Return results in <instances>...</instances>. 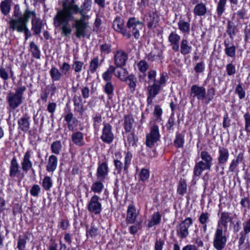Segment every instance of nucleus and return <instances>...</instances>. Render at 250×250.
I'll return each instance as SVG.
<instances>
[{"mask_svg": "<svg viewBox=\"0 0 250 250\" xmlns=\"http://www.w3.org/2000/svg\"><path fill=\"white\" fill-rule=\"evenodd\" d=\"M91 3L92 0H84L80 7L75 0H62V9L58 10L53 18L54 26L61 30L62 35L69 37L72 32L70 22L74 20V15L79 13L84 17V12L90 11Z\"/></svg>", "mask_w": 250, "mask_h": 250, "instance_id": "obj_1", "label": "nucleus"}, {"mask_svg": "<svg viewBox=\"0 0 250 250\" xmlns=\"http://www.w3.org/2000/svg\"><path fill=\"white\" fill-rule=\"evenodd\" d=\"M22 12L19 5H16L14 8L13 17L8 21L9 28L18 32H23L25 40L31 36L27 27V19L23 20L21 18Z\"/></svg>", "mask_w": 250, "mask_h": 250, "instance_id": "obj_2", "label": "nucleus"}, {"mask_svg": "<svg viewBox=\"0 0 250 250\" xmlns=\"http://www.w3.org/2000/svg\"><path fill=\"white\" fill-rule=\"evenodd\" d=\"M21 18L25 20L27 18V23L29 19H31V30L33 31V34L37 35L40 34L42 29L44 26L43 21L39 18L37 17V14L35 11H31L29 8H26L23 13H22Z\"/></svg>", "mask_w": 250, "mask_h": 250, "instance_id": "obj_3", "label": "nucleus"}, {"mask_svg": "<svg viewBox=\"0 0 250 250\" xmlns=\"http://www.w3.org/2000/svg\"><path fill=\"white\" fill-rule=\"evenodd\" d=\"M200 157L202 160L196 163L193 169L195 176H199L205 170H209L212 165L213 158L208 151H201Z\"/></svg>", "mask_w": 250, "mask_h": 250, "instance_id": "obj_4", "label": "nucleus"}, {"mask_svg": "<svg viewBox=\"0 0 250 250\" xmlns=\"http://www.w3.org/2000/svg\"><path fill=\"white\" fill-rule=\"evenodd\" d=\"M26 88L25 86H21L15 89V92H9L6 96V100L9 107L12 110L16 109L22 103L23 93Z\"/></svg>", "mask_w": 250, "mask_h": 250, "instance_id": "obj_5", "label": "nucleus"}, {"mask_svg": "<svg viewBox=\"0 0 250 250\" xmlns=\"http://www.w3.org/2000/svg\"><path fill=\"white\" fill-rule=\"evenodd\" d=\"M73 27L75 29V35L77 38H85L88 33L89 25L84 21V17L74 20Z\"/></svg>", "mask_w": 250, "mask_h": 250, "instance_id": "obj_6", "label": "nucleus"}, {"mask_svg": "<svg viewBox=\"0 0 250 250\" xmlns=\"http://www.w3.org/2000/svg\"><path fill=\"white\" fill-rule=\"evenodd\" d=\"M143 25V22L134 17L129 18L126 23L127 31H129L130 33L132 32L136 40L140 38V31L142 30Z\"/></svg>", "mask_w": 250, "mask_h": 250, "instance_id": "obj_7", "label": "nucleus"}, {"mask_svg": "<svg viewBox=\"0 0 250 250\" xmlns=\"http://www.w3.org/2000/svg\"><path fill=\"white\" fill-rule=\"evenodd\" d=\"M227 237L223 234L221 227H217L213 237V245L216 250H223L226 245Z\"/></svg>", "mask_w": 250, "mask_h": 250, "instance_id": "obj_8", "label": "nucleus"}, {"mask_svg": "<svg viewBox=\"0 0 250 250\" xmlns=\"http://www.w3.org/2000/svg\"><path fill=\"white\" fill-rule=\"evenodd\" d=\"M101 199L97 195H93L87 206V209L89 212L98 215L101 213L102 210V205L100 202Z\"/></svg>", "mask_w": 250, "mask_h": 250, "instance_id": "obj_9", "label": "nucleus"}, {"mask_svg": "<svg viewBox=\"0 0 250 250\" xmlns=\"http://www.w3.org/2000/svg\"><path fill=\"white\" fill-rule=\"evenodd\" d=\"M125 156L124 160V164H123L121 161L118 160H114V163L116 170L118 173H121L122 170H124L125 173L128 172V168L131 164L132 155L129 151L125 152Z\"/></svg>", "mask_w": 250, "mask_h": 250, "instance_id": "obj_10", "label": "nucleus"}, {"mask_svg": "<svg viewBox=\"0 0 250 250\" xmlns=\"http://www.w3.org/2000/svg\"><path fill=\"white\" fill-rule=\"evenodd\" d=\"M159 127L157 125H153L150 128L149 133L146 136V145L149 147H152L160 139Z\"/></svg>", "mask_w": 250, "mask_h": 250, "instance_id": "obj_11", "label": "nucleus"}, {"mask_svg": "<svg viewBox=\"0 0 250 250\" xmlns=\"http://www.w3.org/2000/svg\"><path fill=\"white\" fill-rule=\"evenodd\" d=\"M192 224V220L191 218L185 219L177 227V235L182 239L187 237L189 233L188 228Z\"/></svg>", "mask_w": 250, "mask_h": 250, "instance_id": "obj_12", "label": "nucleus"}, {"mask_svg": "<svg viewBox=\"0 0 250 250\" xmlns=\"http://www.w3.org/2000/svg\"><path fill=\"white\" fill-rule=\"evenodd\" d=\"M112 27L115 31L121 33L127 39L131 38V34L125 27L124 20L121 18L118 17L115 18L113 21Z\"/></svg>", "mask_w": 250, "mask_h": 250, "instance_id": "obj_13", "label": "nucleus"}, {"mask_svg": "<svg viewBox=\"0 0 250 250\" xmlns=\"http://www.w3.org/2000/svg\"><path fill=\"white\" fill-rule=\"evenodd\" d=\"M100 138L103 142L107 144L113 142L114 135L112 132V127L109 124L104 123V127Z\"/></svg>", "mask_w": 250, "mask_h": 250, "instance_id": "obj_14", "label": "nucleus"}, {"mask_svg": "<svg viewBox=\"0 0 250 250\" xmlns=\"http://www.w3.org/2000/svg\"><path fill=\"white\" fill-rule=\"evenodd\" d=\"M128 60L127 54L123 50L118 49L114 54V62L116 67H122Z\"/></svg>", "mask_w": 250, "mask_h": 250, "instance_id": "obj_15", "label": "nucleus"}, {"mask_svg": "<svg viewBox=\"0 0 250 250\" xmlns=\"http://www.w3.org/2000/svg\"><path fill=\"white\" fill-rule=\"evenodd\" d=\"M21 166L22 170L23 172H27L29 170L31 169L33 173H35V171L32 168L33 164L31 160V150H27L24 154L22 161L21 162Z\"/></svg>", "mask_w": 250, "mask_h": 250, "instance_id": "obj_16", "label": "nucleus"}, {"mask_svg": "<svg viewBox=\"0 0 250 250\" xmlns=\"http://www.w3.org/2000/svg\"><path fill=\"white\" fill-rule=\"evenodd\" d=\"M206 94V90L203 86H199L196 84L191 86L190 96L193 99L197 98L199 100L205 99Z\"/></svg>", "mask_w": 250, "mask_h": 250, "instance_id": "obj_17", "label": "nucleus"}, {"mask_svg": "<svg viewBox=\"0 0 250 250\" xmlns=\"http://www.w3.org/2000/svg\"><path fill=\"white\" fill-rule=\"evenodd\" d=\"M229 151L227 148L219 146L217 159L219 165H224L229 160Z\"/></svg>", "mask_w": 250, "mask_h": 250, "instance_id": "obj_18", "label": "nucleus"}, {"mask_svg": "<svg viewBox=\"0 0 250 250\" xmlns=\"http://www.w3.org/2000/svg\"><path fill=\"white\" fill-rule=\"evenodd\" d=\"M108 173V167L107 163L104 162L99 165L97 168L96 176L100 181H104Z\"/></svg>", "mask_w": 250, "mask_h": 250, "instance_id": "obj_19", "label": "nucleus"}, {"mask_svg": "<svg viewBox=\"0 0 250 250\" xmlns=\"http://www.w3.org/2000/svg\"><path fill=\"white\" fill-rule=\"evenodd\" d=\"M21 170L17 160L14 157L10 162L9 176L11 178L19 177L20 175Z\"/></svg>", "mask_w": 250, "mask_h": 250, "instance_id": "obj_20", "label": "nucleus"}, {"mask_svg": "<svg viewBox=\"0 0 250 250\" xmlns=\"http://www.w3.org/2000/svg\"><path fill=\"white\" fill-rule=\"evenodd\" d=\"M19 129L23 132H27L30 128V117L27 115L22 116L18 120Z\"/></svg>", "mask_w": 250, "mask_h": 250, "instance_id": "obj_21", "label": "nucleus"}, {"mask_svg": "<svg viewBox=\"0 0 250 250\" xmlns=\"http://www.w3.org/2000/svg\"><path fill=\"white\" fill-rule=\"evenodd\" d=\"M64 120L67 123V126L70 131H74L78 125V120L73 117L72 113L69 111L64 116Z\"/></svg>", "mask_w": 250, "mask_h": 250, "instance_id": "obj_22", "label": "nucleus"}, {"mask_svg": "<svg viewBox=\"0 0 250 250\" xmlns=\"http://www.w3.org/2000/svg\"><path fill=\"white\" fill-rule=\"evenodd\" d=\"M225 53L227 56L234 58L236 54V47L232 42L225 41L224 42Z\"/></svg>", "mask_w": 250, "mask_h": 250, "instance_id": "obj_23", "label": "nucleus"}, {"mask_svg": "<svg viewBox=\"0 0 250 250\" xmlns=\"http://www.w3.org/2000/svg\"><path fill=\"white\" fill-rule=\"evenodd\" d=\"M58 160L57 157L54 155H51L49 157L48 160L46 167V169L48 172H54L57 167Z\"/></svg>", "mask_w": 250, "mask_h": 250, "instance_id": "obj_24", "label": "nucleus"}, {"mask_svg": "<svg viewBox=\"0 0 250 250\" xmlns=\"http://www.w3.org/2000/svg\"><path fill=\"white\" fill-rule=\"evenodd\" d=\"M72 142L77 146H82L84 145L83 133L80 131H76L71 136Z\"/></svg>", "mask_w": 250, "mask_h": 250, "instance_id": "obj_25", "label": "nucleus"}, {"mask_svg": "<svg viewBox=\"0 0 250 250\" xmlns=\"http://www.w3.org/2000/svg\"><path fill=\"white\" fill-rule=\"evenodd\" d=\"M232 218L230 216V213L228 212H223L221 214L220 217L218 222L217 227H221L220 225H222L227 229L228 223L231 222Z\"/></svg>", "mask_w": 250, "mask_h": 250, "instance_id": "obj_26", "label": "nucleus"}, {"mask_svg": "<svg viewBox=\"0 0 250 250\" xmlns=\"http://www.w3.org/2000/svg\"><path fill=\"white\" fill-rule=\"evenodd\" d=\"M137 217L136 209L133 205H129L127 210L126 221L128 223L135 222Z\"/></svg>", "mask_w": 250, "mask_h": 250, "instance_id": "obj_27", "label": "nucleus"}, {"mask_svg": "<svg viewBox=\"0 0 250 250\" xmlns=\"http://www.w3.org/2000/svg\"><path fill=\"white\" fill-rule=\"evenodd\" d=\"M193 13L195 16L200 17L205 16L207 13L206 5L203 2L197 3L193 9Z\"/></svg>", "mask_w": 250, "mask_h": 250, "instance_id": "obj_28", "label": "nucleus"}, {"mask_svg": "<svg viewBox=\"0 0 250 250\" xmlns=\"http://www.w3.org/2000/svg\"><path fill=\"white\" fill-rule=\"evenodd\" d=\"M192 48V46L189 44L187 39H182L180 43V52L182 55H186L189 54Z\"/></svg>", "mask_w": 250, "mask_h": 250, "instance_id": "obj_29", "label": "nucleus"}, {"mask_svg": "<svg viewBox=\"0 0 250 250\" xmlns=\"http://www.w3.org/2000/svg\"><path fill=\"white\" fill-rule=\"evenodd\" d=\"M11 1L10 0H2L0 4V9L1 13L5 16L7 15L10 11Z\"/></svg>", "mask_w": 250, "mask_h": 250, "instance_id": "obj_30", "label": "nucleus"}, {"mask_svg": "<svg viewBox=\"0 0 250 250\" xmlns=\"http://www.w3.org/2000/svg\"><path fill=\"white\" fill-rule=\"evenodd\" d=\"M49 74L53 82L59 81L62 77V73L57 67H52L49 71Z\"/></svg>", "mask_w": 250, "mask_h": 250, "instance_id": "obj_31", "label": "nucleus"}, {"mask_svg": "<svg viewBox=\"0 0 250 250\" xmlns=\"http://www.w3.org/2000/svg\"><path fill=\"white\" fill-rule=\"evenodd\" d=\"M148 95L152 97H155L159 94L161 90V86L157 83H154L151 85L147 87Z\"/></svg>", "mask_w": 250, "mask_h": 250, "instance_id": "obj_32", "label": "nucleus"}, {"mask_svg": "<svg viewBox=\"0 0 250 250\" xmlns=\"http://www.w3.org/2000/svg\"><path fill=\"white\" fill-rule=\"evenodd\" d=\"M209 220V214L208 212H203L199 217V221L202 225L204 232H206L207 230V223Z\"/></svg>", "mask_w": 250, "mask_h": 250, "instance_id": "obj_33", "label": "nucleus"}, {"mask_svg": "<svg viewBox=\"0 0 250 250\" xmlns=\"http://www.w3.org/2000/svg\"><path fill=\"white\" fill-rule=\"evenodd\" d=\"M178 28L184 34H188L190 31V24L189 22L180 20L178 22Z\"/></svg>", "mask_w": 250, "mask_h": 250, "instance_id": "obj_34", "label": "nucleus"}, {"mask_svg": "<svg viewBox=\"0 0 250 250\" xmlns=\"http://www.w3.org/2000/svg\"><path fill=\"white\" fill-rule=\"evenodd\" d=\"M227 32L229 35L230 38L232 40L236 34V26L232 21H228L227 22Z\"/></svg>", "mask_w": 250, "mask_h": 250, "instance_id": "obj_35", "label": "nucleus"}, {"mask_svg": "<svg viewBox=\"0 0 250 250\" xmlns=\"http://www.w3.org/2000/svg\"><path fill=\"white\" fill-rule=\"evenodd\" d=\"M114 75L122 81H126L128 77V71L125 68L121 67L119 70H115Z\"/></svg>", "mask_w": 250, "mask_h": 250, "instance_id": "obj_36", "label": "nucleus"}, {"mask_svg": "<svg viewBox=\"0 0 250 250\" xmlns=\"http://www.w3.org/2000/svg\"><path fill=\"white\" fill-rule=\"evenodd\" d=\"M187 191V185L186 181L185 179H181L178 183L177 186V193L183 196Z\"/></svg>", "mask_w": 250, "mask_h": 250, "instance_id": "obj_37", "label": "nucleus"}, {"mask_svg": "<svg viewBox=\"0 0 250 250\" xmlns=\"http://www.w3.org/2000/svg\"><path fill=\"white\" fill-rule=\"evenodd\" d=\"M133 123L134 119L131 116H125L124 127L126 132H129L131 130Z\"/></svg>", "mask_w": 250, "mask_h": 250, "instance_id": "obj_38", "label": "nucleus"}, {"mask_svg": "<svg viewBox=\"0 0 250 250\" xmlns=\"http://www.w3.org/2000/svg\"><path fill=\"white\" fill-rule=\"evenodd\" d=\"M104 181L98 180L94 182L91 187V190L95 193L100 194L104 188L103 182Z\"/></svg>", "mask_w": 250, "mask_h": 250, "instance_id": "obj_39", "label": "nucleus"}, {"mask_svg": "<svg viewBox=\"0 0 250 250\" xmlns=\"http://www.w3.org/2000/svg\"><path fill=\"white\" fill-rule=\"evenodd\" d=\"M30 48L32 56L37 59H40L41 52L38 46L34 42H30Z\"/></svg>", "mask_w": 250, "mask_h": 250, "instance_id": "obj_40", "label": "nucleus"}, {"mask_svg": "<svg viewBox=\"0 0 250 250\" xmlns=\"http://www.w3.org/2000/svg\"><path fill=\"white\" fill-rule=\"evenodd\" d=\"M27 239L28 236L26 234L23 236L20 235L19 236L17 243V249L18 250H24Z\"/></svg>", "mask_w": 250, "mask_h": 250, "instance_id": "obj_41", "label": "nucleus"}, {"mask_svg": "<svg viewBox=\"0 0 250 250\" xmlns=\"http://www.w3.org/2000/svg\"><path fill=\"white\" fill-rule=\"evenodd\" d=\"M161 217L159 212H155L153 214L151 220L148 222L147 226L149 228L160 223Z\"/></svg>", "mask_w": 250, "mask_h": 250, "instance_id": "obj_42", "label": "nucleus"}, {"mask_svg": "<svg viewBox=\"0 0 250 250\" xmlns=\"http://www.w3.org/2000/svg\"><path fill=\"white\" fill-rule=\"evenodd\" d=\"M116 67L113 65H110L108 69L103 74V79L107 82H110L112 74L115 71Z\"/></svg>", "mask_w": 250, "mask_h": 250, "instance_id": "obj_43", "label": "nucleus"}, {"mask_svg": "<svg viewBox=\"0 0 250 250\" xmlns=\"http://www.w3.org/2000/svg\"><path fill=\"white\" fill-rule=\"evenodd\" d=\"M227 0H219L217 4L216 13L217 16L221 17L225 10V6Z\"/></svg>", "mask_w": 250, "mask_h": 250, "instance_id": "obj_44", "label": "nucleus"}, {"mask_svg": "<svg viewBox=\"0 0 250 250\" xmlns=\"http://www.w3.org/2000/svg\"><path fill=\"white\" fill-rule=\"evenodd\" d=\"M147 27L149 29L155 28L158 22V17L156 14L153 13L149 15V19L148 20Z\"/></svg>", "mask_w": 250, "mask_h": 250, "instance_id": "obj_45", "label": "nucleus"}, {"mask_svg": "<svg viewBox=\"0 0 250 250\" xmlns=\"http://www.w3.org/2000/svg\"><path fill=\"white\" fill-rule=\"evenodd\" d=\"M53 186V181L51 178L49 176H45L42 180V187L46 190H50Z\"/></svg>", "mask_w": 250, "mask_h": 250, "instance_id": "obj_46", "label": "nucleus"}, {"mask_svg": "<svg viewBox=\"0 0 250 250\" xmlns=\"http://www.w3.org/2000/svg\"><path fill=\"white\" fill-rule=\"evenodd\" d=\"M100 65L99 63V60L98 57L94 58L92 59L89 64V69L91 73H94Z\"/></svg>", "mask_w": 250, "mask_h": 250, "instance_id": "obj_47", "label": "nucleus"}, {"mask_svg": "<svg viewBox=\"0 0 250 250\" xmlns=\"http://www.w3.org/2000/svg\"><path fill=\"white\" fill-rule=\"evenodd\" d=\"M114 90V87L111 82H107L104 86V91L107 95L109 99L112 97Z\"/></svg>", "mask_w": 250, "mask_h": 250, "instance_id": "obj_48", "label": "nucleus"}, {"mask_svg": "<svg viewBox=\"0 0 250 250\" xmlns=\"http://www.w3.org/2000/svg\"><path fill=\"white\" fill-rule=\"evenodd\" d=\"M62 147V144L60 141L54 142L51 145L52 152L55 154H60Z\"/></svg>", "mask_w": 250, "mask_h": 250, "instance_id": "obj_49", "label": "nucleus"}, {"mask_svg": "<svg viewBox=\"0 0 250 250\" xmlns=\"http://www.w3.org/2000/svg\"><path fill=\"white\" fill-rule=\"evenodd\" d=\"M215 94V90L214 87H210L208 89L207 93H206L205 98L204 99L206 100V103L208 104L214 98Z\"/></svg>", "mask_w": 250, "mask_h": 250, "instance_id": "obj_50", "label": "nucleus"}, {"mask_svg": "<svg viewBox=\"0 0 250 250\" xmlns=\"http://www.w3.org/2000/svg\"><path fill=\"white\" fill-rule=\"evenodd\" d=\"M127 80L129 81L128 84L131 92H134L135 90V87L137 82L136 77L133 75H130L128 76Z\"/></svg>", "mask_w": 250, "mask_h": 250, "instance_id": "obj_51", "label": "nucleus"}, {"mask_svg": "<svg viewBox=\"0 0 250 250\" xmlns=\"http://www.w3.org/2000/svg\"><path fill=\"white\" fill-rule=\"evenodd\" d=\"M137 66L140 71L144 73V76H146L145 73L149 68L147 62L145 60H141L138 63Z\"/></svg>", "mask_w": 250, "mask_h": 250, "instance_id": "obj_52", "label": "nucleus"}, {"mask_svg": "<svg viewBox=\"0 0 250 250\" xmlns=\"http://www.w3.org/2000/svg\"><path fill=\"white\" fill-rule=\"evenodd\" d=\"M174 143L175 146L177 147H182L184 143V135L181 133L177 134Z\"/></svg>", "mask_w": 250, "mask_h": 250, "instance_id": "obj_53", "label": "nucleus"}, {"mask_svg": "<svg viewBox=\"0 0 250 250\" xmlns=\"http://www.w3.org/2000/svg\"><path fill=\"white\" fill-rule=\"evenodd\" d=\"M98 228L91 226L89 229H86V235L87 238L91 237V238L95 237L98 235Z\"/></svg>", "mask_w": 250, "mask_h": 250, "instance_id": "obj_54", "label": "nucleus"}, {"mask_svg": "<svg viewBox=\"0 0 250 250\" xmlns=\"http://www.w3.org/2000/svg\"><path fill=\"white\" fill-rule=\"evenodd\" d=\"M180 36L174 32H172L168 36V41L171 44L179 43Z\"/></svg>", "mask_w": 250, "mask_h": 250, "instance_id": "obj_55", "label": "nucleus"}, {"mask_svg": "<svg viewBox=\"0 0 250 250\" xmlns=\"http://www.w3.org/2000/svg\"><path fill=\"white\" fill-rule=\"evenodd\" d=\"M245 120V130L250 133V114L246 113L244 115Z\"/></svg>", "mask_w": 250, "mask_h": 250, "instance_id": "obj_56", "label": "nucleus"}, {"mask_svg": "<svg viewBox=\"0 0 250 250\" xmlns=\"http://www.w3.org/2000/svg\"><path fill=\"white\" fill-rule=\"evenodd\" d=\"M100 48L102 54H108L111 51V45L108 43H104L100 45Z\"/></svg>", "mask_w": 250, "mask_h": 250, "instance_id": "obj_57", "label": "nucleus"}, {"mask_svg": "<svg viewBox=\"0 0 250 250\" xmlns=\"http://www.w3.org/2000/svg\"><path fill=\"white\" fill-rule=\"evenodd\" d=\"M139 176L140 180L142 182H145L149 177V171L147 169L143 168L140 171Z\"/></svg>", "mask_w": 250, "mask_h": 250, "instance_id": "obj_58", "label": "nucleus"}, {"mask_svg": "<svg viewBox=\"0 0 250 250\" xmlns=\"http://www.w3.org/2000/svg\"><path fill=\"white\" fill-rule=\"evenodd\" d=\"M83 63L79 61H75L72 64V68L76 73H79L82 70Z\"/></svg>", "mask_w": 250, "mask_h": 250, "instance_id": "obj_59", "label": "nucleus"}, {"mask_svg": "<svg viewBox=\"0 0 250 250\" xmlns=\"http://www.w3.org/2000/svg\"><path fill=\"white\" fill-rule=\"evenodd\" d=\"M235 92L238 95V97L240 99H242L245 97V91L244 90L241 84H239L237 85Z\"/></svg>", "mask_w": 250, "mask_h": 250, "instance_id": "obj_60", "label": "nucleus"}, {"mask_svg": "<svg viewBox=\"0 0 250 250\" xmlns=\"http://www.w3.org/2000/svg\"><path fill=\"white\" fill-rule=\"evenodd\" d=\"M226 71L229 76L233 75L236 73L235 66L232 63H229L226 65Z\"/></svg>", "mask_w": 250, "mask_h": 250, "instance_id": "obj_61", "label": "nucleus"}, {"mask_svg": "<svg viewBox=\"0 0 250 250\" xmlns=\"http://www.w3.org/2000/svg\"><path fill=\"white\" fill-rule=\"evenodd\" d=\"M57 90V88L54 83H52L50 85H48L46 86L45 91L48 94H50L51 96H53L56 93Z\"/></svg>", "mask_w": 250, "mask_h": 250, "instance_id": "obj_62", "label": "nucleus"}, {"mask_svg": "<svg viewBox=\"0 0 250 250\" xmlns=\"http://www.w3.org/2000/svg\"><path fill=\"white\" fill-rule=\"evenodd\" d=\"M41 188L38 185H34L30 189V194L33 196H38L40 192Z\"/></svg>", "mask_w": 250, "mask_h": 250, "instance_id": "obj_63", "label": "nucleus"}, {"mask_svg": "<svg viewBox=\"0 0 250 250\" xmlns=\"http://www.w3.org/2000/svg\"><path fill=\"white\" fill-rule=\"evenodd\" d=\"M70 65L65 62H63L62 64L60 66V70H61L62 73L64 75H66L70 70Z\"/></svg>", "mask_w": 250, "mask_h": 250, "instance_id": "obj_64", "label": "nucleus"}]
</instances>
